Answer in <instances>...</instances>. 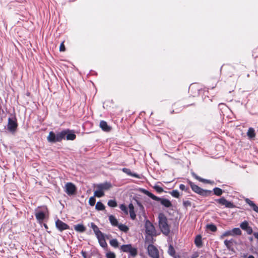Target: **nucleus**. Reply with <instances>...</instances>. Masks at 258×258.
Instances as JSON below:
<instances>
[{
	"instance_id": "nucleus-1",
	"label": "nucleus",
	"mask_w": 258,
	"mask_h": 258,
	"mask_svg": "<svg viewBox=\"0 0 258 258\" xmlns=\"http://www.w3.org/2000/svg\"><path fill=\"white\" fill-rule=\"evenodd\" d=\"M158 220L159 226L161 232L165 235H168L170 230L167 217L163 213H161L158 215Z\"/></svg>"
},
{
	"instance_id": "nucleus-2",
	"label": "nucleus",
	"mask_w": 258,
	"mask_h": 258,
	"mask_svg": "<svg viewBox=\"0 0 258 258\" xmlns=\"http://www.w3.org/2000/svg\"><path fill=\"white\" fill-rule=\"evenodd\" d=\"M142 191L146 195L151 198L152 200L160 202L161 204L164 206L166 208H170L172 206V204L171 202L166 199L161 198L155 196L154 194L150 192L149 191L143 189H142Z\"/></svg>"
},
{
	"instance_id": "nucleus-3",
	"label": "nucleus",
	"mask_w": 258,
	"mask_h": 258,
	"mask_svg": "<svg viewBox=\"0 0 258 258\" xmlns=\"http://www.w3.org/2000/svg\"><path fill=\"white\" fill-rule=\"evenodd\" d=\"M188 182L189 184L190 185L191 189L196 193L198 194V195L206 197L210 195V194L212 193V191L210 190L207 189H204L197 185L195 184L194 182H191L190 180H188Z\"/></svg>"
},
{
	"instance_id": "nucleus-4",
	"label": "nucleus",
	"mask_w": 258,
	"mask_h": 258,
	"mask_svg": "<svg viewBox=\"0 0 258 258\" xmlns=\"http://www.w3.org/2000/svg\"><path fill=\"white\" fill-rule=\"evenodd\" d=\"M48 211L47 208L45 207L43 208V210L36 211L35 216L39 224H41L48 215Z\"/></svg>"
},
{
	"instance_id": "nucleus-5",
	"label": "nucleus",
	"mask_w": 258,
	"mask_h": 258,
	"mask_svg": "<svg viewBox=\"0 0 258 258\" xmlns=\"http://www.w3.org/2000/svg\"><path fill=\"white\" fill-rule=\"evenodd\" d=\"M8 130L12 133H15L17 128L18 123L16 117L9 118L8 123Z\"/></svg>"
},
{
	"instance_id": "nucleus-6",
	"label": "nucleus",
	"mask_w": 258,
	"mask_h": 258,
	"mask_svg": "<svg viewBox=\"0 0 258 258\" xmlns=\"http://www.w3.org/2000/svg\"><path fill=\"white\" fill-rule=\"evenodd\" d=\"M64 191L67 195L71 196L76 194L77 191L76 186L72 182H67L65 184Z\"/></svg>"
},
{
	"instance_id": "nucleus-7",
	"label": "nucleus",
	"mask_w": 258,
	"mask_h": 258,
	"mask_svg": "<svg viewBox=\"0 0 258 258\" xmlns=\"http://www.w3.org/2000/svg\"><path fill=\"white\" fill-rule=\"evenodd\" d=\"M145 227L146 233L151 236V239L152 240V236L155 233V228L154 225L149 220H147L145 222Z\"/></svg>"
},
{
	"instance_id": "nucleus-8",
	"label": "nucleus",
	"mask_w": 258,
	"mask_h": 258,
	"mask_svg": "<svg viewBox=\"0 0 258 258\" xmlns=\"http://www.w3.org/2000/svg\"><path fill=\"white\" fill-rule=\"evenodd\" d=\"M215 202L222 206H225L226 208H234L235 207V206L234 204L231 202H229L226 200L224 197H222L220 199H217L215 200Z\"/></svg>"
},
{
	"instance_id": "nucleus-9",
	"label": "nucleus",
	"mask_w": 258,
	"mask_h": 258,
	"mask_svg": "<svg viewBox=\"0 0 258 258\" xmlns=\"http://www.w3.org/2000/svg\"><path fill=\"white\" fill-rule=\"evenodd\" d=\"M147 249L148 254L152 258H159V255L158 250L152 244H150L148 245Z\"/></svg>"
},
{
	"instance_id": "nucleus-10",
	"label": "nucleus",
	"mask_w": 258,
	"mask_h": 258,
	"mask_svg": "<svg viewBox=\"0 0 258 258\" xmlns=\"http://www.w3.org/2000/svg\"><path fill=\"white\" fill-rule=\"evenodd\" d=\"M55 226L58 231L62 232V231L70 229V226L67 224L64 223L59 219H57L55 221Z\"/></svg>"
},
{
	"instance_id": "nucleus-11",
	"label": "nucleus",
	"mask_w": 258,
	"mask_h": 258,
	"mask_svg": "<svg viewBox=\"0 0 258 258\" xmlns=\"http://www.w3.org/2000/svg\"><path fill=\"white\" fill-rule=\"evenodd\" d=\"M62 132H64L65 133H66L65 135V139H66L67 140L73 141L76 138V136L75 134V132L73 130L66 129L62 131Z\"/></svg>"
},
{
	"instance_id": "nucleus-12",
	"label": "nucleus",
	"mask_w": 258,
	"mask_h": 258,
	"mask_svg": "<svg viewBox=\"0 0 258 258\" xmlns=\"http://www.w3.org/2000/svg\"><path fill=\"white\" fill-rule=\"evenodd\" d=\"M240 228L246 231L248 234H251L252 233V229L249 226L248 223L246 221H244L240 224Z\"/></svg>"
},
{
	"instance_id": "nucleus-13",
	"label": "nucleus",
	"mask_w": 258,
	"mask_h": 258,
	"mask_svg": "<svg viewBox=\"0 0 258 258\" xmlns=\"http://www.w3.org/2000/svg\"><path fill=\"white\" fill-rule=\"evenodd\" d=\"M96 187L97 188L103 191L109 189L112 187V185L110 182H105L104 183L97 184Z\"/></svg>"
},
{
	"instance_id": "nucleus-14",
	"label": "nucleus",
	"mask_w": 258,
	"mask_h": 258,
	"mask_svg": "<svg viewBox=\"0 0 258 258\" xmlns=\"http://www.w3.org/2000/svg\"><path fill=\"white\" fill-rule=\"evenodd\" d=\"M99 126L104 132H109L111 130V127L108 125L107 122L104 120L100 121Z\"/></svg>"
},
{
	"instance_id": "nucleus-15",
	"label": "nucleus",
	"mask_w": 258,
	"mask_h": 258,
	"mask_svg": "<svg viewBox=\"0 0 258 258\" xmlns=\"http://www.w3.org/2000/svg\"><path fill=\"white\" fill-rule=\"evenodd\" d=\"M91 227L93 229L96 237H98L103 234H104L102 232H101L97 225H96L94 223H91Z\"/></svg>"
},
{
	"instance_id": "nucleus-16",
	"label": "nucleus",
	"mask_w": 258,
	"mask_h": 258,
	"mask_svg": "<svg viewBox=\"0 0 258 258\" xmlns=\"http://www.w3.org/2000/svg\"><path fill=\"white\" fill-rule=\"evenodd\" d=\"M66 133L64 132H60L57 133V134L55 133V136L56 138V142H60L62 140H65V135Z\"/></svg>"
},
{
	"instance_id": "nucleus-17",
	"label": "nucleus",
	"mask_w": 258,
	"mask_h": 258,
	"mask_svg": "<svg viewBox=\"0 0 258 258\" xmlns=\"http://www.w3.org/2000/svg\"><path fill=\"white\" fill-rule=\"evenodd\" d=\"M122 171L127 174L128 175L135 177L138 178H140V176L139 174L136 173H132L131 170L130 169L126 168H123L122 169Z\"/></svg>"
},
{
	"instance_id": "nucleus-18",
	"label": "nucleus",
	"mask_w": 258,
	"mask_h": 258,
	"mask_svg": "<svg viewBox=\"0 0 258 258\" xmlns=\"http://www.w3.org/2000/svg\"><path fill=\"white\" fill-rule=\"evenodd\" d=\"M97 238L98 240L100 245L101 247H102L103 248L107 247V244L105 241L104 234L97 237Z\"/></svg>"
},
{
	"instance_id": "nucleus-19",
	"label": "nucleus",
	"mask_w": 258,
	"mask_h": 258,
	"mask_svg": "<svg viewBox=\"0 0 258 258\" xmlns=\"http://www.w3.org/2000/svg\"><path fill=\"white\" fill-rule=\"evenodd\" d=\"M47 140L49 143H56L55 133L52 131L50 132L48 136L47 137Z\"/></svg>"
},
{
	"instance_id": "nucleus-20",
	"label": "nucleus",
	"mask_w": 258,
	"mask_h": 258,
	"mask_svg": "<svg viewBox=\"0 0 258 258\" xmlns=\"http://www.w3.org/2000/svg\"><path fill=\"white\" fill-rule=\"evenodd\" d=\"M74 229L78 232L83 233L86 231V228L83 224H77L74 226Z\"/></svg>"
},
{
	"instance_id": "nucleus-21",
	"label": "nucleus",
	"mask_w": 258,
	"mask_h": 258,
	"mask_svg": "<svg viewBox=\"0 0 258 258\" xmlns=\"http://www.w3.org/2000/svg\"><path fill=\"white\" fill-rule=\"evenodd\" d=\"M195 243L196 245L199 248H200L203 246V242L201 235H198L196 237L195 239Z\"/></svg>"
},
{
	"instance_id": "nucleus-22",
	"label": "nucleus",
	"mask_w": 258,
	"mask_h": 258,
	"mask_svg": "<svg viewBox=\"0 0 258 258\" xmlns=\"http://www.w3.org/2000/svg\"><path fill=\"white\" fill-rule=\"evenodd\" d=\"M108 218L112 226H117L118 225V222L115 216L110 215L109 216Z\"/></svg>"
},
{
	"instance_id": "nucleus-23",
	"label": "nucleus",
	"mask_w": 258,
	"mask_h": 258,
	"mask_svg": "<svg viewBox=\"0 0 258 258\" xmlns=\"http://www.w3.org/2000/svg\"><path fill=\"white\" fill-rule=\"evenodd\" d=\"M132 245L131 244H124L120 246V249L124 252H128L132 248Z\"/></svg>"
},
{
	"instance_id": "nucleus-24",
	"label": "nucleus",
	"mask_w": 258,
	"mask_h": 258,
	"mask_svg": "<svg viewBox=\"0 0 258 258\" xmlns=\"http://www.w3.org/2000/svg\"><path fill=\"white\" fill-rule=\"evenodd\" d=\"M247 135L250 139L254 138L255 137L254 130L252 127L249 128L247 133Z\"/></svg>"
},
{
	"instance_id": "nucleus-25",
	"label": "nucleus",
	"mask_w": 258,
	"mask_h": 258,
	"mask_svg": "<svg viewBox=\"0 0 258 258\" xmlns=\"http://www.w3.org/2000/svg\"><path fill=\"white\" fill-rule=\"evenodd\" d=\"M213 191L214 194L217 196H221L223 193V190L219 187L214 188Z\"/></svg>"
},
{
	"instance_id": "nucleus-26",
	"label": "nucleus",
	"mask_w": 258,
	"mask_h": 258,
	"mask_svg": "<svg viewBox=\"0 0 258 258\" xmlns=\"http://www.w3.org/2000/svg\"><path fill=\"white\" fill-rule=\"evenodd\" d=\"M117 227H118L120 231L124 232H127L129 230V228L127 226L122 224H118Z\"/></svg>"
},
{
	"instance_id": "nucleus-27",
	"label": "nucleus",
	"mask_w": 258,
	"mask_h": 258,
	"mask_svg": "<svg viewBox=\"0 0 258 258\" xmlns=\"http://www.w3.org/2000/svg\"><path fill=\"white\" fill-rule=\"evenodd\" d=\"M104 191L98 189L95 191L94 196L98 198H101L104 196Z\"/></svg>"
},
{
	"instance_id": "nucleus-28",
	"label": "nucleus",
	"mask_w": 258,
	"mask_h": 258,
	"mask_svg": "<svg viewBox=\"0 0 258 258\" xmlns=\"http://www.w3.org/2000/svg\"><path fill=\"white\" fill-rule=\"evenodd\" d=\"M95 208L97 210L102 211L105 209V206L101 202H98L96 204Z\"/></svg>"
},
{
	"instance_id": "nucleus-29",
	"label": "nucleus",
	"mask_w": 258,
	"mask_h": 258,
	"mask_svg": "<svg viewBox=\"0 0 258 258\" xmlns=\"http://www.w3.org/2000/svg\"><path fill=\"white\" fill-rule=\"evenodd\" d=\"M232 236L240 235L241 234V231L239 228H234L231 230Z\"/></svg>"
},
{
	"instance_id": "nucleus-30",
	"label": "nucleus",
	"mask_w": 258,
	"mask_h": 258,
	"mask_svg": "<svg viewBox=\"0 0 258 258\" xmlns=\"http://www.w3.org/2000/svg\"><path fill=\"white\" fill-rule=\"evenodd\" d=\"M128 253H130V255L132 256L135 257L138 254V250L136 248L133 247L132 246Z\"/></svg>"
},
{
	"instance_id": "nucleus-31",
	"label": "nucleus",
	"mask_w": 258,
	"mask_h": 258,
	"mask_svg": "<svg viewBox=\"0 0 258 258\" xmlns=\"http://www.w3.org/2000/svg\"><path fill=\"white\" fill-rule=\"evenodd\" d=\"M168 252L169 255L172 256H175V250L171 245H170L168 247Z\"/></svg>"
},
{
	"instance_id": "nucleus-32",
	"label": "nucleus",
	"mask_w": 258,
	"mask_h": 258,
	"mask_svg": "<svg viewBox=\"0 0 258 258\" xmlns=\"http://www.w3.org/2000/svg\"><path fill=\"white\" fill-rule=\"evenodd\" d=\"M206 227L208 229L211 230L212 232H215L217 229L216 225L213 224H207Z\"/></svg>"
},
{
	"instance_id": "nucleus-33",
	"label": "nucleus",
	"mask_w": 258,
	"mask_h": 258,
	"mask_svg": "<svg viewBox=\"0 0 258 258\" xmlns=\"http://www.w3.org/2000/svg\"><path fill=\"white\" fill-rule=\"evenodd\" d=\"M109 243L112 246L115 248L118 246V242L116 239H112L110 240Z\"/></svg>"
},
{
	"instance_id": "nucleus-34",
	"label": "nucleus",
	"mask_w": 258,
	"mask_h": 258,
	"mask_svg": "<svg viewBox=\"0 0 258 258\" xmlns=\"http://www.w3.org/2000/svg\"><path fill=\"white\" fill-rule=\"evenodd\" d=\"M108 206L112 208L116 207L117 205L116 202L115 200H109L107 203Z\"/></svg>"
},
{
	"instance_id": "nucleus-35",
	"label": "nucleus",
	"mask_w": 258,
	"mask_h": 258,
	"mask_svg": "<svg viewBox=\"0 0 258 258\" xmlns=\"http://www.w3.org/2000/svg\"><path fill=\"white\" fill-rule=\"evenodd\" d=\"M119 208L125 214H128V209L124 204H121L119 206Z\"/></svg>"
},
{
	"instance_id": "nucleus-36",
	"label": "nucleus",
	"mask_w": 258,
	"mask_h": 258,
	"mask_svg": "<svg viewBox=\"0 0 258 258\" xmlns=\"http://www.w3.org/2000/svg\"><path fill=\"white\" fill-rule=\"evenodd\" d=\"M170 194L174 198H178L179 197V193L177 190H173Z\"/></svg>"
},
{
	"instance_id": "nucleus-37",
	"label": "nucleus",
	"mask_w": 258,
	"mask_h": 258,
	"mask_svg": "<svg viewBox=\"0 0 258 258\" xmlns=\"http://www.w3.org/2000/svg\"><path fill=\"white\" fill-rule=\"evenodd\" d=\"M96 203V199L95 197H91L89 200V204L90 206H93Z\"/></svg>"
},
{
	"instance_id": "nucleus-38",
	"label": "nucleus",
	"mask_w": 258,
	"mask_h": 258,
	"mask_svg": "<svg viewBox=\"0 0 258 258\" xmlns=\"http://www.w3.org/2000/svg\"><path fill=\"white\" fill-rule=\"evenodd\" d=\"M224 243L227 248H230V247L231 246V243H232V239L230 240L226 239L224 240Z\"/></svg>"
},
{
	"instance_id": "nucleus-39",
	"label": "nucleus",
	"mask_w": 258,
	"mask_h": 258,
	"mask_svg": "<svg viewBox=\"0 0 258 258\" xmlns=\"http://www.w3.org/2000/svg\"><path fill=\"white\" fill-rule=\"evenodd\" d=\"M106 256L107 258H115L116 257V255L115 254V253L113 252H107L106 254Z\"/></svg>"
},
{
	"instance_id": "nucleus-40",
	"label": "nucleus",
	"mask_w": 258,
	"mask_h": 258,
	"mask_svg": "<svg viewBox=\"0 0 258 258\" xmlns=\"http://www.w3.org/2000/svg\"><path fill=\"white\" fill-rule=\"evenodd\" d=\"M154 188L159 193H161L163 191V188L160 186L155 185L154 186Z\"/></svg>"
},
{
	"instance_id": "nucleus-41",
	"label": "nucleus",
	"mask_w": 258,
	"mask_h": 258,
	"mask_svg": "<svg viewBox=\"0 0 258 258\" xmlns=\"http://www.w3.org/2000/svg\"><path fill=\"white\" fill-rule=\"evenodd\" d=\"M183 205L184 207L186 208L188 207H190L191 206V203L189 201H184L183 202Z\"/></svg>"
},
{
	"instance_id": "nucleus-42",
	"label": "nucleus",
	"mask_w": 258,
	"mask_h": 258,
	"mask_svg": "<svg viewBox=\"0 0 258 258\" xmlns=\"http://www.w3.org/2000/svg\"><path fill=\"white\" fill-rule=\"evenodd\" d=\"M179 188H180V189H181L182 190H184L186 192H188L189 188H186L185 187V186L184 184H180L179 185Z\"/></svg>"
},
{
	"instance_id": "nucleus-43",
	"label": "nucleus",
	"mask_w": 258,
	"mask_h": 258,
	"mask_svg": "<svg viewBox=\"0 0 258 258\" xmlns=\"http://www.w3.org/2000/svg\"><path fill=\"white\" fill-rule=\"evenodd\" d=\"M245 201L246 203L247 204L251 207L254 204V203L253 201H251L250 200H249L248 198H246L245 200Z\"/></svg>"
},
{
	"instance_id": "nucleus-44",
	"label": "nucleus",
	"mask_w": 258,
	"mask_h": 258,
	"mask_svg": "<svg viewBox=\"0 0 258 258\" xmlns=\"http://www.w3.org/2000/svg\"><path fill=\"white\" fill-rule=\"evenodd\" d=\"M229 235H232V232H231V230H228V231H225L222 235V236H229Z\"/></svg>"
},
{
	"instance_id": "nucleus-45",
	"label": "nucleus",
	"mask_w": 258,
	"mask_h": 258,
	"mask_svg": "<svg viewBox=\"0 0 258 258\" xmlns=\"http://www.w3.org/2000/svg\"><path fill=\"white\" fill-rule=\"evenodd\" d=\"M137 203L139 207L140 210L141 211L143 212L144 211V207L142 205V204L139 201H137Z\"/></svg>"
},
{
	"instance_id": "nucleus-46",
	"label": "nucleus",
	"mask_w": 258,
	"mask_h": 258,
	"mask_svg": "<svg viewBox=\"0 0 258 258\" xmlns=\"http://www.w3.org/2000/svg\"><path fill=\"white\" fill-rule=\"evenodd\" d=\"M66 50L64 45L63 44V42H62L59 46V51H64Z\"/></svg>"
},
{
	"instance_id": "nucleus-47",
	"label": "nucleus",
	"mask_w": 258,
	"mask_h": 258,
	"mask_svg": "<svg viewBox=\"0 0 258 258\" xmlns=\"http://www.w3.org/2000/svg\"><path fill=\"white\" fill-rule=\"evenodd\" d=\"M131 218L132 220H135L136 218V214L135 212H130Z\"/></svg>"
},
{
	"instance_id": "nucleus-48",
	"label": "nucleus",
	"mask_w": 258,
	"mask_h": 258,
	"mask_svg": "<svg viewBox=\"0 0 258 258\" xmlns=\"http://www.w3.org/2000/svg\"><path fill=\"white\" fill-rule=\"evenodd\" d=\"M128 208H129V212H135V211H134V206L133 205V204L131 203V204H129Z\"/></svg>"
},
{
	"instance_id": "nucleus-49",
	"label": "nucleus",
	"mask_w": 258,
	"mask_h": 258,
	"mask_svg": "<svg viewBox=\"0 0 258 258\" xmlns=\"http://www.w3.org/2000/svg\"><path fill=\"white\" fill-rule=\"evenodd\" d=\"M251 208L253 211L258 213V207L255 204L251 207Z\"/></svg>"
},
{
	"instance_id": "nucleus-50",
	"label": "nucleus",
	"mask_w": 258,
	"mask_h": 258,
	"mask_svg": "<svg viewBox=\"0 0 258 258\" xmlns=\"http://www.w3.org/2000/svg\"><path fill=\"white\" fill-rule=\"evenodd\" d=\"M202 182H203L204 183H212L213 182L211 181H210V180L206 179H204V178L203 179V180Z\"/></svg>"
},
{
	"instance_id": "nucleus-51",
	"label": "nucleus",
	"mask_w": 258,
	"mask_h": 258,
	"mask_svg": "<svg viewBox=\"0 0 258 258\" xmlns=\"http://www.w3.org/2000/svg\"><path fill=\"white\" fill-rule=\"evenodd\" d=\"M81 254L83 258H87V253L86 251L82 250L81 251Z\"/></svg>"
},
{
	"instance_id": "nucleus-52",
	"label": "nucleus",
	"mask_w": 258,
	"mask_h": 258,
	"mask_svg": "<svg viewBox=\"0 0 258 258\" xmlns=\"http://www.w3.org/2000/svg\"><path fill=\"white\" fill-rule=\"evenodd\" d=\"M253 234L254 237L258 239V232H254Z\"/></svg>"
},
{
	"instance_id": "nucleus-53",
	"label": "nucleus",
	"mask_w": 258,
	"mask_h": 258,
	"mask_svg": "<svg viewBox=\"0 0 258 258\" xmlns=\"http://www.w3.org/2000/svg\"><path fill=\"white\" fill-rule=\"evenodd\" d=\"M193 177H194L196 179H198V178L199 177V176H198L196 174H195V173H192V174Z\"/></svg>"
},
{
	"instance_id": "nucleus-54",
	"label": "nucleus",
	"mask_w": 258,
	"mask_h": 258,
	"mask_svg": "<svg viewBox=\"0 0 258 258\" xmlns=\"http://www.w3.org/2000/svg\"><path fill=\"white\" fill-rule=\"evenodd\" d=\"M203 178H201V177H199H199L198 178L197 180H198L199 181H201V182H202V180H203Z\"/></svg>"
},
{
	"instance_id": "nucleus-55",
	"label": "nucleus",
	"mask_w": 258,
	"mask_h": 258,
	"mask_svg": "<svg viewBox=\"0 0 258 258\" xmlns=\"http://www.w3.org/2000/svg\"><path fill=\"white\" fill-rule=\"evenodd\" d=\"M198 256V254H194L192 256V258H196Z\"/></svg>"
},
{
	"instance_id": "nucleus-56",
	"label": "nucleus",
	"mask_w": 258,
	"mask_h": 258,
	"mask_svg": "<svg viewBox=\"0 0 258 258\" xmlns=\"http://www.w3.org/2000/svg\"><path fill=\"white\" fill-rule=\"evenodd\" d=\"M43 225L45 229H48V226L47 225V224H44Z\"/></svg>"
},
{
	"instance_id": "nucleus-57",
	"label": "nucleus",
	"mask_w": 258,
	"mask_h": 258,
	"mask_svg": "<svg viewBox=\"0 0 258 258\" xmlns=\"http://www.w3.org/2000/svg\"><path fill=\"white\" fill-rule=\"evenodd\" d=\"M247 258H254V257L252 255H250L248 256Z\"/></svg>"
},
{
	"instance_id": "nucleus-58",
	"label": "nucleus",
	"mask_w": 258,
	"mask_h": 258,
	"mask_svg": "<svg viewBox=\"0 0 258 258\" xmlns=\"http://www.w3.org/2000/svg\"><path fill=\"white\" fill-rule=\"evenodd\" d=\"M174 258H181V257H180V256H179V255H175V256H174Z\"/></svg>"
}]
</instances>
